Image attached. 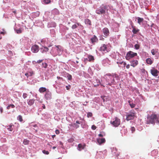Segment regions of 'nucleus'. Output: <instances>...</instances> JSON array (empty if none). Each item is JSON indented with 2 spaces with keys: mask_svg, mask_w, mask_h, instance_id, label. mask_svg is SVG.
Instances as JSON below:
<instances>
[{
  "mask_svg": "<svg viewBox=\"0 0 159 159\" xmlns=\"http://www.w3.org/2000/svg\"><path fill=\"white\" fill-rule=\"evenodd\" d=\"M28 96V94L25 93H23V97L25 99L27 98Z\"/></svg>",
  "mask_w": 159,
  "mask_h": 159,
  "instance_id": "nucleus-39",
  "label": "nucleus"
},
{
  "mask_svg": "<svg viewBox=\"0 0 159 159\" xmlns=\"http://www.w3.org/2000/svg\"><path fill=\"white\" fill-rule=\"evenodd\" d=\"M126 68L127 69H129L130 67V65L129 64H128L126 66Z\"/></svg>",
  "mask_w": 159,
  "mask_h": 159,
  "instance_id": "nucleus-52",
  "label": "nucleus"
},
{
  "mask_svg": "<svg viewBox=\"0 0 159 159\" xmlns=\"http://www.w3.org/2000/svg\"><path fill=\"white\" fill-rule=\"evenodd\" d=\"M41 50H42V52L43 53L45 52H48L49 50V49L46 47H43V48H41Z\"/></svg>",
  "mask_w": 159,
  "mask_h": 159,
  "instance_id": "nucleus-20",
  "label": "nucleus"
},
{
  "mask_svg": "<svg viewBox=\"0 0 159 159\" xmlns=\"http://www.w3.org/2000/svg\"><path fill=\"white\" fill-rule=\"evenodd\" d=\"M60 144L61 145L62 144V143L61 142H60Z\"/></svg>",
  "mask_w": 159,
  "mask_h": 159,
  "instance_id": "nucleus-64",
  "label": "nucleus"
},
{
  "mask_svg": "<svg viewBox=\"0 0 159 159\" xmlns=\"http://www.w3.org/2000/svg\"><path fill=\"white\" fill-rule=\"evenodd\" d=\"M88 61H93L94 60V57L91 55H89L88 56Z\"/></svg>",
  "mask_w": 159,
  "mask_h": 159,
  "instance_id": "nucleus-21",
  "label": "nucleus"
},
{
  "mask_svg": "<svg viewBox=\"0 0 159 159\" xmlns=\"http://www.w3.org/2000/svg\"><path fill=\"white\" fill-rule=\"evenodd\" d=\"M76 123H77V124H80V123L79 122V121H78V120L76 121Z\"/></svg>",
  "mask_w": 159,
  "mask_h": 159,
  "instance_id": "nucleus-58",
  "label": "nucleus"
},
{
  "mask_svg": "<svg viewBox=\"0 0 159 159\" xmlns=\"http://www.w3.org/2000/svg\"><path fill=\"white\" fill-rule=\"evenodd\" d=\"M45 98L47 100L50 99L52 98V94L49 92L48 90H47V91L44 96Z\"/></svg>",
  "mask_w": 159,
  "mask_h": 159,
  "instance_id": "nucleus-11",
  "label": "nucleus"
},
{
  "mask_svg": "<svg viewBox=\"0 0 159 159\" xmlns=\"http://www.w3.org/2000/svg\"><path fill=\"white\" fill-rule=\"evenodd\" d=\"M132 27L133 28L132 32L134 34H136L139 31V30L135 28V26H134L133 25H132Z\"/></svg>",
  "mask_w": 159,
  "mask_h": 159,
  "instance_id": "nucleus-18",
  "label": "nucleus"
},
{
  "mask_svg": "<svg viewBox=\"0 0 159 159\" xmlns=\"http://www.w3.org/2000/svg\"><path fill=\"white\" fill-rule=\"evenodd\" d=\"M31 50L33 52L37 53L39 50V47L36 45H33L31 47Z\"/></svg>",
  "mask_w": 159,
  "mask_h": 159,
  "instance_id": "nucleus-7",
  "label": "nucleus"
},
{
  "mask_svg": "<svg viewBox=\"0 0 159 159\" xmlns=\"http://www.w3.org/2000/svg\"><path fill=\"white\" fill-rule=\"evenodd\" d=\"M14 127V125L12 124H11L9 126V127L7 128V129L10 131H11L13 130V127Z\"/></svg>",
  "mask_w": 159,
  "mask_h": 159,
  "instance_id": "nucleus-26",
  "label": "nucleus"
},
{
  "mask_svg": "<svg viewBox=\"0 0 159 159\" xmlns=\"http://www.w3.org/2000/svg\"><path fill=\"white\" fill-rule=\"evenodd\" d=\"M143 19L140 17H138V23L140 24V23L143 21Z\"/></svg>",
  "mask_w": 159,
  "mask_h": 159,
  "instance_id": "nucleus-29",
  "label": "nucleus"
},
{
  "mask_svg": "<svg viewBox=\"0 0 159 159\" xmlns=\"http://www.w3.org/2000/svg\"><path fill=\"white\" fill-rule=\"evenodd\" d=\"M43 61V60H39L38 61H37L36 62H37V63H41V62H42Z\"/></svg>",
  "mask_w": 159,
  "mask_h": 159,
  "instance_id": "nucleus-44",
  "label": "nucleus"
},
{
  "mask_svg": "<svg viewBox=\"0 0 159 159\" xmlns=\"http://www.w3.org/2000/svg\"><path fill=\"white\" fill-rule=\"evenodd\" d=\"M130 66L134 67L136 66L139 64L138 61L137 60L133 59L131 60L130 62Z\"/></svg>",
  "mask_w": 159,
  "mask_h": 159,
  "instance_id": "nucleus-10",
  "label": "nucleus"
},
{
  "mask_svg": "<svg viewBox=\"0 0 159 159\" xmlns=\"http://www.w3.org/2000/svg\"><path fill=\"white\" fill-rule=\"evenodd\" d=\"M33 74V72L32 71V72H27L25 74V76H26L27 77H28L29 76H32Z\"/></svg>",
  "mask_w": 159,
  "mask_h": 159,
  "instance_id": "nucleus-25",
  "label": "nucleus"
},
{
  "mask_svg": "<svg viewBox=\"0 0 159 159\" xmlns=\"http://www.w3.org/2000/svg\"><path fill=\"white\" fill-rule=\"evenodd\" d=\"M13 13H14V14H16V11H13Z\"/></svg>",
  "mask_w": 159,
  "mask_h": 159,
  "instance_id": "nucleus-63",
  "label": "nucleus"
},
{
  "mask_svg": "<svg viewBox=\"0 0 159 159\" xmlns=\"http://www.w3.org/2000/svg\"><path fill=\"white\" fill-rule=\"evenodd\" d=\"M150 72L152 75L154 76H157L159 71L156 69L153 68L150 70Z\"/></svg>",
  "mask_w": 159,
  "mask_h": 159,
  "instance_id": "nucleus-9",
  "label": "nucleus"
},
{
  "mask_svg": "<svg viewBox=\"0 0 159 159\" xmlns=\"http://www.w3.org/2000/svg\"><path fill=\"white\" fill-rule=\"evenodd\" d=\"M93 116V114L91 112H89L87 114V116L88 117H91Z\"/></svg>",
  "mask_w": 159,
  "mask_h": 159,
  "instance_id": "nucleus-35",
  "label": "nucleus"
},
{
  "mask_svg": "<svg viewBox=\"0 0 159 159\" xmlns=\"http://www.w3.org/2000/svg\"><path fill=\"white\" fill-rule=\"evenodd\" d=\"M137 55V53L131 51H129L127 52L125 56L126 59L129 60L130 59L133 58Z\"/></svg>",
  "mask_w": 159,
  "mask_h": 159,
  "instance_id": "nucleus-4",
  "label": "nucleus"
},
{
  "mask_svg": "<svg viewBox=\"0 0 159 159\" xmlns=\"http://www.w3.org/2000/svg\"><path fill=\"white\" fill-rule=\"evenodd\" d=\"M17 119L20 122H22L23 120L22 117V116L21 115L18 116H17Z\"/></svg>",
  "mask_w": 159,
  "mask_h": 159,
  "instance_id": "nucleus-31",
  "label": "nucleus"
},
{
  "mask_svg": "<svg viewBox=\"0 0 159 159\" xmlns=\"http://www.w3.org/2000/svg\"><path fill=\"white\" fill-rule=\"evenodd\" d=\"M99 50L102 52H105L106 53L109 51L107 48V45L105 44H102L100 47Z\"/></svg>",
  "mask_w": 159,
  "mask_h": 159,
  "instance_id": "nucleus-6",
  "label": "nucleus"
},
{
  "mask_svg": "<svg viewBox=\"0 0 159 159\" xmlns=\"http://www.w3.org/2000/svg\"><path fill=\"white\" fill-rule=\"evenodd\" d=\"M35 100L34 99H30L28 100L27 102L28 104L30 106L34 104Z\"/></svg>",
  "mask_w": 159,
  "mask_h": 159,
  "instance_id": "nucleus-16",
  "label": "nucleus"
},
{
  "mask_svg": "<svg viewBox=\"0 0 159 159\" xmlns=\"http://www.w3.org/2000/svg\"><path fill=\"white\" fill-rule=\"evenodd\" d=\"M146 63L148 64L149 65L152 64L153 62L152 61L150 58H147L146 60Z\"/></svg>",
  "mask_w": 159,
  "mask_h": 159,
  "instance_id": "nucleus-23",
  "label": "nucleus"
},
{
  "mask_svg": "<svg viewBox=\"0 0 159 159\" xmlns=\"http://www.w3.org/2000/svg\"><path fill=\"white\" fill-rule=\"evenodd\" d=\"M85 23L86 24H88L89 25H91V21L89 19H86L85 20Z\"/></svg>",
  "mask_w": 159,
  "mask_h": 159,
  "instance_id": "nucleus-28",
  "label": "nucleus"
},
{
  "mask_svg": "<svg viewBox=\"0 0 159 159\" xmlns=\"http://www.w3.org/2000/svg\"><path fill=\"white\" fill-rule=\"evenodd\" d=\"M70 85H69L68 86H66V88L67 90H69L70 89Z\"/></svg>",
  "mask_w": 159,
  "mask_h": 159,
  "instance_id": "nucleus-46",
  "label": "nucleus"
},
{
  "mask_svg": "<svg viewBox=\"0 0 159 159\" xmlns=\"http://www.w3.org/2000/svg\"><path fill=\"white\" fill-rule=\"evenodd\" d=\"M43 105L42 106L43 108L44 109H45V105L44 104H43Z\"/></svg>",
  "mask_w": 159,
  "mask_h": 159,
  "instance_id": "nucleus-56",
  "label": "nucleus"
},
{
  "mask_svg": "<svg viewBox=\"0 0 159 159\" xmlns=\"http://www.w3.org/2000/svg\"><path fill=\"white\" fill-rule=\"evenodd\" d=\"M90 40L92 43L93 44H94L95 43H97L98 42V39L95 35H94L93 36L91 39Z\"/></svg>",
  "mask_w": 159,
  "mask_h": 159,
  "instance_id": "nucleus-12",
  "label": "nucleus"
},
{
  "mask_svg": "<svg viewBox=\"0 0 159 159\" xmlns=\"http://www.w3.org/2000/svg\"><path fill=\"white\" fill-rule=\"evenodd\" d=\"M88 61V59L87 58H84V62H85V63H86L87 61Z\"/></svg>",
  "mask_w": 159,
  "mask_h": 159,
  "instance_id": "nucleus-49",
  "label": "nucleus"
},
{
  "mask_svg": "<svg viewBox=\"0 0 159 159\" xmlns=\"http://www.w3.org/2000/svg\"><path fill=\"white\" fill-rule=\"evenodd\" d=\"M0 34H4V32H1Z\"/></svg>",
  "mask_w": 159,
  "mask_h": 159,
  "instance_id": "nucleus-61",
  "label": "nucleus"
},
{
  "mask_svg": "<svg viewBox=\"0 0 159 159\" xmlns=\"http://www.w3.org/2000/svg\"><path fill=\"white\" fill-rule=\"evenodd\" d=\"M134 47L136 49H139V48L140 46L138 44H136L134 45Z\"/></svg>",
  "mask_w": 159,
  "mask_h": 159,
  "instance_id": "nucleus-36",
  "label": "nucleus"
},
{
  "mask_svg": "<svg viewBox=\"0 0 159 159\" xmlns=\"http://www.w3.org/2000/svg\"><path fill=\"white\" fill-rule=\"evenodd\" d=\"M47 89L45 87H41L39 89V91L40 93H43L45 92H47Z\"/></svg>",
  "mask_w": 159,
  "mask_h": 159,
  "instance_id": "nucleus-19",
  "label": "nucleus"
},
{
  "mask_svg": "<svg viewBox=\"0 0 159 159\" xmlns=\"http://www.w3.org/2000/svg\"><path fill=\"white\" fill-rule=\"evenodd\" d=\"M57 78L58 79V80H63V78H62V77H61L59 76H57Z\"/></svg>",
  "mask_w": 159,
  "mask_h": 159,
  "instance_id": "nucleus-51",
  "label": "nucleus"
},
{
  "mask_svg": "<svg viewBox=\"0 0 159 159\" xmlns=\"http://www.w3.org/2000/svg\"><path fill=\"white\" fill-rule=\"evenodd\" d=\"M156 121L159 123V116L155 114H152L147 118V123L148 124H153Z\"/></svg>",
  "mask_w": 159,
  "mask_h": 159,
  "instance_id": "nucleus-1",
  "label": "nucleus"
},
{
  "mask_svg": "<svg viewBox=\"0 0 159 159\" xmlns=\"http://www.w3.org/2000/svg\"><path fill=\"white\" fill-rule=\"evenodd\" d=\"M124 61H117V63L118 64H122L124 63Z\"/></svg>",
  "mask_w": 159,
  "mask_h": 159,
  "instance_id": "nucleus-43",
  "label": "nucleus"
},
{
  "mask_svg": "<svg viewBox=\"0 0 159 159\" xmlns=\"http://www.w3.org/2000/svg\"><path fill=\"white\" fill-rule=\"evenodd\" d=\"M98 136L100 137H102L103 135L102 134H98Z\"/></svg>",
  "mask_w": 159,
  "mask_h": 159,
  "instance_id": "nucleus-54",
  "label": "nucleus"
},
{
  "mask_svg": "<svg viewBox=\"0 0 159 159\" xmlns=\"http://www.w3.org/2000/svg\"><path fill=\"white\" fill-rule=\"evenodd\" d=\"M32 63L34 64H35L37 63V62L35 61H33V62H32Z\"/></svg>",
  "mask_w": 159,
  "mask_h": 159,
  "instance_id": "nucleus-59",
  "label": "nucleus"
},
{
  "mask_svg": "<svg viewBox=\"0 0 159 159\" xmlns=\"http://www.w3.org/2000/svg\"><path fill=\"white\" fill-rule=\"evenodd\" d=\"M85 146V144H84L83 145H82L81 144H79L78 145V150L80 151L82 149H83L84 148Z\"/></svg>",
  "mask_w": 159,
  "mask_h": 159,
  "instance_id": "nucleus-17",
  "label": "nucleus"
},
{
  "mask_svg": "<svg viewBox=\"0 0 159 159\" xmlns=\"http://www.w3.org/2000/svg\"><path fill=\"white\" fill-rule=\"evenodd\" d=\"M55 135H52V138H53V139H54V137H55Z\"/></svg>",
  "mask_w": 159,
  "mask_h": 159,
  "instance_id": "nucleus-60",
  "label": "nucleus"
},
{
  "mask_svg": "<svg viewBox=\"0 0 159 159\" xmlns=\"http://www.w3.org/2000/svg\"><path fill=\"white\" fill-rule=\"evenodd\" d=\"M0 111H1V113L3 112V108L2 107H0Z\"/></svg>",
  "mask_w": 159,
  "mask_h": 159,
  "instance_id": "nucleus-50",
  "label": "nucleus"
},
{
  "mask_svg": "<svg viewBox=\"0 0 159 159\" xmlns=\"http://www.w3.org/2000/svg\"><path fill=\"white\" fill-rule=\"evenodd\" d=\"M11 107L12 108H14L15 107V106L13 104H10L7 107V109H9L10 108V107Z\"/></svg>",
  "mask_w": 159,
  "mask_h": 159,
  "instance_id": "nucleus-34",
  "label": "nucleus"
},
{
  "mask_svg": "<svg viewBox=\"0 0 159 159\" xmlns=\"http://www.w3.org/2000/svg\"><path fill=\"white\" fill-rule=\"evenodd\" d=\"M96 128V127L94 125H93L92 126V129L93 130H95Z\"/></svg>",
  "mask_w": 159,
  "mask_h": 159,
  "instance_id": "nucleus-45",
  "label": "nucleus"
},
{
  "mask_svg": "<svg viewBox=\"0 0 159 159\" xmlns=\"http://www.w3.org/2000/svg\"><path fill=\"white\" fill-rule=\"evenodd\" d=\"M120 119L116 117H115V120L113 121H111L110 122L111 124L116 127L120 125Z\"/></svg>",
  "mask_w": 159,
  "mask_h": 159,
  "instance_id": "nucleus-5",
  "label": "nucleus"
},
{
  "mask_svg": "<svg viewBox=\"0 0 159 159\" xmlns=\"http://www.w3.org/2000/svg\"><path fill=\"white\" fill-rule=\"evenodd\" d=\"M106 141L104 138L99 139H97V142L99 144L104 143Z\"/></svg>",
  "mask_w": 159,
  "mask_h": 159,
  "instance_id": "nucleus-15",
  "label": "nucleus"
},
{
  "mask_svg": "<svg viewBox=\"0 0 159 159\" xmlns=\"http://www.w3.org/2000/svg\"><path fill=\"white\" fill-rule=\"evenodd\" d=\"M43 2L44 4H47L50 3L51 1V0H43Z\"/></svg>",
  "mask_w": 159,
  "mask_h": 159,
  "instance_id": "nucleus-32",
  "label": "nucleus"
},
{
  "mask_svg": "<svg viewBox=\"0 0 159 159\" xmlns=\"http://www.w3.org/2000/svg\"><path fill=\"white\" fill-rule=\"evenodd\" d=\"M29 141L26 139H24V140L23 143L25 145H27L29 143Z\"/></svg>",
  "mask_w": 159,
  "mask_h": 159,
  "instance_id": "nucleus-33",
  "label": "nucleus"
},
{
  "mask_svg": "<svg viewBox=\"0 0 159 159\" xmlns=\"http://www.w3.org/2000/svg\"><path fill=\"white\" fill-rule=\"evenodd\" d=\"M56 148V147L54 146V147H52V149H55Z\"/></svg>",
  "mask_w": 159,
  "mask_h": 159,
  "instance_id": "nucleus-62",
  "label": "nucleus"
},
{
  "mask_svg": "<svg viewBox=\"0 0 159 159\" xmlns=\"http://www.w3.org/2000/svg\"><path fill=\"white\" fill-rule=\"evenodd\" d=\"M80 25H81L80 23H76L75 24L73 25L71 28L73 29H74L77 28L78 26Z\"/></svg>",
  "mask_w": 159,
  "mask_h": 159,
  "instance_id": "nucleus-22",
  "label": "nucleus"
},
{
  "mask_svg": "<svg viewBox=\"0 0 159 159\" xmlns=\"http://www.w3.org/2000/svg\"><path fill=\"white\" fill-rule=\"evenodd\" d=\"M128 102L130 106V107L131 108H133L135 107V104H134L133 103H131V102L130 101H129Z\"/></svg>",
  "mask_w": 159,
  "mask_h": 159,
  "instance_id": "nucleus-30",
  "label": "nucleus"
},
{
  "mask_svg": "<svg viewBox=\"0 0 159 159\" xmlns=\"http://www.w3.org/2000/svg\"><path fill=\"white\" fill-rule=\"evenodd\" d=\"M123 67L124 68L125 67V66L126 65V63L125 62H124V63H123Z\"/></svg>",
  "mask_w": 159,
  "mask_h": 159,
  "instance_id": "nucleus-53",
  "label": "nucleus"
},
{
  "mask_svg": "<svg viewBox=\"0 0 159 159\" xmlns=\"http://www.w3.org/2000/svg\"><path fill=\"white\" fill-rule=\"evenodd\" d=\"M43 152L46 155H48L49 154V152L48 151H46L45 150H43Z\"/></svg>",
  "mask_w": 159,
  "mask_h": 159,
  "instance_id": "nucleus-41",
  "label": "nucleus"
},
{
  "mask_svg": "<svg viewBox=\"0 0 159 159\" xmlns=\"http://www.w3.org/2000/svg\"><path fill=\"white\" fill-rule=\"evenodd\" d=\"M106 80L108 84L111 86V84H114L115 80L114 77L110 74H107L106 75Z\"/></svg>",
  "mask_w": 159,
  "mask_h": 159,
  "instance_id": "nucleus-3",
  "label": "nucleus"
},
{
  "mask_svg": "<svg viewBox=\"0 0 159 159\" xmlns=\"http://www.w3.org/2000/svg\"><path fill=\"white\" fill-rule=\"evenodd\" d=\"M67 77L68 78V79L69 80H70L72 79V76L70 74H68V75L67 76Z\"/></svg>",
  "mask_w": 159,
  "mask_h": 159,
  "instance_id": "nucleus-38",
  "label": "nucleus"
},
{
  "mask_svg": "<svg viewBox=\"0 0 159 159\" xmlns=\"http://www.w3.org/2000/svg\"><path fill=\"white\" fill-rule=\"evenodd\" d=\"M16 31L17 34H20L22 32V31L20 29L16 30Z\"/></svg>",
  "mask_w": 159,
  "mask_h": 159,
  "instance_id": "nucleus-40",
  "label": "nucleus"
},
{
  "mask_svg": "<svg viewBox=\"0 0 159 159\" xmlns=\"http://www.w3.org/2000/svg\"><path fill=\"white\" fill-rule=\"evenodd\" d=\"M102 31L105 38H107L109 35L110 32L108 29L107 28H104L102 30Z\"/></svg>",
  "mask_w": 159,
  "mask_h": 159,
  "instance_id": "nucleus-8",
  "label": "nucleus"
},
{
  "mask_svg": "<svg viewBox=\"0 0 159 159\" xmlns=\"http://www.w3.org/2000/svg\"><path fill=\"white\" fill-rule=\"evenodd\" d=\"M74 125H75V127L76 128H78V127H79V125H77V124H76L75 123H74Z\"/></svg>",
  "mask_w": 159,
  "mask_h": 159,
  "instance_id": "nucleus-48",
  "label": "nucleus"
},
{
  "mask_svg": "<svg viewBox=\"0 0 159 159\" xmlns=\"http://www.w3.org/2000/svg\"><path fill=\"white\" fill-rule=\"evenodd\" d=\"M131 129H132V130L133 131H134L135 130V129L134 127H132Z\"/></svg>",
  "mask_w": 159,
  "mask_h": 159,
  "instance_id": "nucleus-57",
  "label": "nucleus"
},
{
  "mask_svg": "<svg viewBox=\"0 0 159 159\" xmlns=\"http://www.w3.org/2000/svg\"><path fill=\"white\" fill-rule=\"evenodd\" d=\"M157 50L152 49L151 51V52L152 55H155L157 52Z\"/></svg>",
  "mask_w": 159,
  "mask_h": 159,
  "instance_id": "nucleus-27",
  "label": "nucleus"
},
{
  "mask_svg": "<svg viewBox=\"0 0 159 159\" xmlns=\"http://www.w3.org/2000/svg\"><path fill=\"white\" fill-rule=\"evenodd\" d=\"M55 133L57 134H59V131L58 129H57L55 131Z\"/></svg>",
  "mask_w": 159,
  "mask_h": 159,
  "instance_id": "nucleus-47",
  "label": "nucleus"
},
{
  "mask_svg": "<svg viewBox=\"0 0 159 159\" xmlns=\"http://www.w3.org/2000/svg\"><path fill=\"white\" fill-rule=\"evenodd\" d=\"M42 65L43 67L45 68H46L48 66L47 64L46 63H43Z\"/></svg>",
  "mask_w": 159,
  "mask_h": 159,
  "instance_id": "nucleus-37",
  "label": "nucleus"
},
{
  "mask_svg": "<svg viewBox=\"0 0 159 159\" xmlns=\"http://www.w3.org/2000/svg\"><path fill=\"white\" fill-rule=\"evenodd\" d=\"M141 71H142V72H143V73L144 72V71H145V69H142L141 70Z\"/></svg>",
  "mask_w": 159,
  "mask_h": 159,
  "instance_id": "nucleus-55",
  "label": "nucleus"
},
{
  "mask_svg": "<svg viewBox=\"0 0 159 159\" xmlns=\"http://www.w3.org/2000/svg\"><path fill=\"white\" fill-rule=\"evenodd\" d=\"M134 117V113H132L128 115L126 118V120L128 121L133 120Z\"/></svg>",
  "mask_w": 159,
  "mask_h": 159,
  "instance_id": "nucleus-13",
  "label": "nucleus"
},
{
  "mask_svg": "<svg viewBox=\"0 0 159 159\" xmlns=\"http://www.w3.org/2000/svg\"><path fill=\"white\" fill-rule=\"evenodd\" d=\"M74 141V139L73 138H70V139H69L68 140V142H70V143H72Z\"/></svg>",
  "mask_w": 159,
  "mask_h": 159,
  "instance_id": "nucleus-42",
  "label": "nucleus"
},
{
  "mask_svg": "<svg viewBox=\"0 0 159 159\" xmlns=\"http://www.w3.org/2000/svg\"><path fill=\"white\" fill-rule=\"evenodd\" d=\"M55 46L57 48V52L58 54L60 55L61 52L62 47L60 45H56Z\"/></svg>",
  "mask_w": 159,
  "mask_h": 159,
  "instance_id": "nucleus-14",
  "label": "nucleus"
},
{
  "mask_svg": "<svg viewBox=\"0 0 159 159\" xmlns=\"http://www.w3.org/2000/svg\"><path fill=\"white\" fill-rule=\"evenodd\" d=\"M108 6L106 5H102L99 8L96 10V12L98 14H104L106 11H108Z\"/></svg>",
  "mask_w": 159,
  "mask_h": 159,
  "instance_id": "nucleus-2",
  "label": "nucleus"
},
{
  "mask_svg": "<svg viewBox=\"0 0 159 159\" xmlns=\"http://www.w3.org/2000/svg\"><path fill=\"white\" fill-rule=\"evenodd\" d=\"M152 156H156L158 154V151L157 150H154L152 152Z\"/></svg>",
  "mask_w": 159,
  "mask_h": 159,
  "instance_id": "nucleus-24",
  "label": "nucleus"
}]
</instances>
